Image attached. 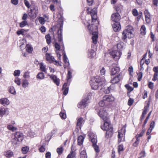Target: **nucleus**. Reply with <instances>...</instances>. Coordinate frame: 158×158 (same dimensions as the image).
Returning a JSON list of instances; mask_svg holds the SVG:
<instances>
[{"instance_id": "obj_1", "label": "nucleus", "mask_w": 158, "mask_h": 158, "mask_svg": "<svg viewBox=\"0 0 158 158\" xmlns=\"http://www.w3.org/2000/svg\"><path fill=\"white\" fill-rule=\"evenodd\" d=\"M104 81L105 78L104 77L101 78L100 77H97L92 79L90 81V83L92 89L96 90L100 88V90L106 93H109L110 92L109 90L106 92L104 90L105 88L103 86L105 84Z\"/></svg>"}, {"instance_id": "obj_2", "label": "nucleus", "mask_w": 158, "mask_h": 158, "mask_svg": "<svg viewBox=\"0 0 158 158\" xmlns=\"http://www.w3.org/2000/svg\"><path fill=\"white\" fill-rule=\"evenodd\" d=\"M59 17V22L61 23H60V27L58 31V41L60 44H61V46L63 48V50H64V46L62 41V28L63 24V16L62 13H59L58 16Z\"/></svg>"}, {"instance_id": "obj_3", "label": "nucleus", "mask_w": 158, "mask_h": 158, "mask_svg": "<svg viewBox=\"0 0 158 158\" xmlns=\"http://www.w3.org/2000/svg\"><path fill=\"white\" fill-rule=\"evenodd\" d=\"M132 27L129 26L123 31L122 34V39L123 41H125L127 38H131L133 37V35L132 34Z\"/></svg>"}, {"instance_id": "obj_4", "label": "nucleus", "mask_w": 158, "mask_h": 158, "mask_svg": "<svg viewBox=\"0 0 158 158\" xmlns=\"http://www.w3.org/2000/svg\"><path fill=\"white\" fill-rule=\"evenodd\" d=\"M93 27H94L95 31L93 32L92 33V42L94 44H96L97 43V39L98 38V33L96 31L97 29V26L96 25H94L93 24H92L91 26H89L88 27V28L90 30L92 31L93 30Z\"/></svg>"}, {"instance_id": "obj_5", "label": "nucleus", "mask_w": 158, "mask_h": 158, "mask_svg": "<svg viewBox=\"0 0 158 158\" xmlns=\"http://www.w3.org/2000/svg\"><path fill=\"white\" fill-rule=\"evenodd\" d=\"M94 94L93 92L88 93L87 94V97L82 100L81 102L79 103L78 105V107L80 108L82 106H84L86 105L89 102V99L90 97L91 96H94Z\"/></svg>"}, {"instance_id": "obj_6", "label": "nucleus", "mask_w": 158, "mask_h": 158, "mask_svg": "<svg viewBox=\"0 0 158 158\" xmlns=\"http://www.w3.org/2000/svg\"><path fill=\"white\" fill-rule=\"evenodd\" d=\"M88 14H90L92 17V22H93L97 20V10L96 8L90 10L89 8L87 9Z\"/></svg>"}, {"instance_id": "obj_7", "label": "nucleus", "mask_w": 158, "mask_h": 158, "mask_svg": "<svg viewBox=\"0 0 158 158\" xmlns=\"http://www.w3.org/2000/svg\"><path fill=\"white\" fill-rule=\"evenodd\" d=\"M98 114L100 117L103 120H106L107 118H109L107 116V113L106 110L104 108L99 109V111L98 113Z\"/></svg>"}, {"instance_id": "obj_8", "label": "nucleus", "mask_w": 158, "mask_h": 158, "mask_svg": "<svg viewBox=\"0 0 158 158\" xmlns=\"http://www.w3.org/2000/svg\"><path fill=\"white\" fill-rule=\"evenodd\" d=\"M103 124L101 126V128L103 130H106L111 128H113L111 124L110 123L109 118H107L106 120H103Z\"/></svg>"}, {"instance_id": "obj_9", "label": "nucleus", "mask_w": 158, "mask_h": 158, "mask_svg": "<svg viewBox=\"0 0 158 158\" xmlns=\"http://www.w3.org/2000/svg\"><path fill=\"white\" fill-rule=\"evenodd\" d=\"M110 54L112 56L115 60L119 59L121 55V53L119 51L113 50L110 52Z\"/></svg>"}, {"instance_id": "obj_10", "label": "nucleus", "mask_w": 158, "mask_h": 158, "mask_svg": "<svg viewBox=\"0 0 158 158\" xmlns=\"http://www.w3.org/2000/svg\"><path fill=\"white\" fill-rule=\"evenodd\" d=\"M144 14L146 23L148 24L150 23L151 22L152 15L147 10L144 11Z\"/></svg>"}, {"instance_id": "obj_11", "label": "nucleus", "mask_w": 158, "mask_h": 158, "mask_svg": "<svg viewBox=\"0 0 158 158\" xmlns=\"http://www.w3.org/2000/svg\"><path fill=\"white\" fill-rule=\"evenodd\" d=\"M111 19L113 22H119V21L121 19V17L119 14L118 13L116 12L112 14Z\"/></svg>"}, {"instance_id": "obj_12", "label": "nucleus", "mask_w": 158, "mask_h": 158, "mask_svg": "<svg viewBox=\"0 0 158 158\" xmlns=\"http://www.w3.org/2000/svg\"><path fill=\"white\" fill-rule=\"evenodd\" d=\"M61 46V44H59L58 43L56 42L55 44V48L56 49V53L57 55V56L58 57V59L59 60H60L61 55L59 53V51L60 49V47ZM62 48H63L62 47Z\"/></svg>"}, {"instance_id": "obj_13", "label": "nucleus", "mask_w": 158, "mask_h": 158, "mask_svg": "<svg viewBox=\"0 0 158 158\" xmlns=\"http://www.w3.org/2000/svg\"><path fill=\"white\" fill-rule=\"evenodd\" d=\"M112 25L113 30L115 31H118L121 28L119 22H113V23H112Z\"/></svg>"}, {"instance_id": "obj_14", "label": "nucleus", "mask_w": 158, "mask_h": 158, "mask_svg": "<svg viewBox=\"0 0 158 158\" xmlns=\"http://www.w3.org/2000/svg\"><path fill=\"white\" fill-rule=\"evenodd\" d=\"M15 137L18 141H21L23 139V134L20 132H17L15 134Z\"/></svg>"}, {"instance_id": "obj_15", "label": "nucleus", "mask_w": 158, "mask_h": 158, "mask_svg": "<svg viewBox=\"0 0 158 158\" xmlns=\"http://www.w3.org/2000/svg\"><path fill=\"white\" fill-rule=\"evenodd\" d=\"M122 75L119 74L117 77H114L111 80V82L112 84H115L118 83L122 78Z\"/></svg>"}, {"instance_id": "obj_16", "label": "nucleus", "mask_w": 158, "mask_h": 158, "mask_svg": "<svg viewBox=\"0 0 158 158\" xmlns=\"http://www.w3.org/2000/svg\"><path fill=\"white\" fill-rule=\"evenodd\" d=\"M103 100L106 102H112L114 100V98L112 96L106 95L104 96L103 98Z\"/></svg>"}, {"instance_id": "obj_17", "label": "nucleus", "mask_w": 158, "mask_h": 158, "mask_svg": "<svg viewBox=\"0 0 158 158\" xmlns=\"http://www.w3.org/2000/svg\"><path fill=\"white\" fill-rule=\"evenodd\" d=\"M8 114L7 109L2 107H0V117H2L4 114L7 115Z\"/></svg>"}, {"instance_id": "obj_18", "label": "nucleus", "mask_w": 158, "mask_h": 158, "mask_svg": "<svg viewBox=\"0 0 158 158\" xmlns=\"http://www.w3.org/2000/svg\"><path fill=\"white\" fill-rule=\"evenodd\" d=\"M50 77L57 86L59 85L60 84V80L59 78H57L56 76L52 74L50 76Z\"/></svg>"}, {"instance_id": "obj_19", "label": "nucleus", "mask_w": 158, "mask_h": 158, "mask_svg": "<svg viewBox=\"0 0 158 158\" xmlns=\"http://www.w3.org/2000/svg\"><path fill=\"white\" fill-rule=\"evenodd\" d=\"M113 128H111L108 130H106V137L108 138L111 137L113 135Z\"/></svg>"}, {"instance_id": "obj_20", "label": "nucleus", "mask_w": 158, "mask_h": 158, "mask_svg": "<svg viewBox=\"0 0 158 158\" xmlns=\"http://www.w3.org/2000/svg\"><path fill=\"white\" fill-rule=\"evenodd\" d=\"M62 89L64 90L63 94L64 95H66L69 91V87L68 86L67 83L64 84L62 87Z\"/></svg>"}, {"instance_id": "obj_21", "label": "nucleus", "mask_w": 158, "mask_h": 158, "mask_svg": "<svg viewBox=\"0 0 158 158\" xmlns=\"http://www.w3.org/2000/svg\"><path fill=\"white\" fill-rule=\"evenodd\" d=\"M0 103L5 106L9 104V100L6 98H3L0 99Z\"/></svg>"}, {"instance_id": "obj_22", "label": "nucleus", "mask_w": 158, "mask_h": 158, "mask_svg": "<svg viewBox=\"0 0 158 158\" xmlns=\"http://www.w3.org/2000/svg\"><path fill=\"white\" fill-rule=\"evenodd\" d=\"M46 56L47 60L49 61L50 62H55V60L54 57L53 56H51L50 54L46 53Z\"/></svg>"}, {"instance_id": "obj_23", "label": "nucleus", "mask_w": 158, "mask_h": 158, "mask_svg": "<svg viewBox=\"0 0 158 158\" xmlns=\"http://www.w3.org/2000/svg\"><path fill=\"white\" fill-rule=\"evenodd\" d=\"M120 71V68L118 67H114L112 69L111 75H114L118 73Z\"/></svg>"}, {"instance_id": "obj_24", "label": "nucleus", "mask_w": 158, "mask_h": 158, "mask_svg": "<svg viewBox=\"0 0 158 158\" xmlns=\"http://www.w3.org/2000/svg\"><path fill=\"white\" fill-rule=\"evenodd\" d=\"M63 60L65 63L67 65H69V60L67 58L65 53V52L64 51V49H63Z\"/></svg>"}, {"instance_id": "obj_25", "label": "nucleus", "mask_w": 158, "mask_h": 158, "mask_svg": "<svg viewBox=\"0 0 158 158\" xmlns=\"http://www.w3.org/2000/svg\"><path fill=\"white\" fill-rule=\"evenodd\" d=\"M84 120H83V118L82 117H80L77 118V126L81 127V126L82 124L84 122Z\"/></svg>"}, {"instance_id": "obj_26", "label": "nucleus", "mask_w": 158, "mask_h": 158, "mask_svg": "<svg viewBox=\"0 0 158 158\" xmlns=\"http://www.w3.org/2000/svg\"><path fill=\"white\" fill-rule=\"evenodd\" d=\"M117 48L119 50H121L124 48L125 45L123 42H120L117 44Z\"/></svg>"}, {"instance_id": "obj_27", "label": "nucleus", "mask_w": 158, "mask_h": 158, "mask_svg": "<svg viewBox=\"0 0 158 158\" xmlns=\"http://www.w3.org/2000/svg\"><path fill=\"white\" fill-rule=\"evenodd\" d=\"M140 32L142 35H144L146 34V28L144 25H143L141 26L140 29Z\"/></svg>"}, {"instance_id": "obj_28", "label": "nucleus", "mask_w": 158, "mask_h": 158, "mask_svg": "<svg viewBox=\"0 0 158 158\" xmlns=\"http://www.w3.org/2000/svg\"><path fill=\"white\" fill-rule=\"evenodd\" d=\"M37 9V8L36 7H35L33 9H31L30 12L29 13V16L31 17L35 16L36 15V13L35 11H34V10H35V11Z\"/></svg>"}, {"instance_id": "obj_29", "label": "nucleus", "mask_w": 158, "mask_h": 158, "mask_svg": "<svg viewBox=\"0 0 158 158\" xmlns=\"http://www.w3.org/2000/svg\"><path fill=\"white\" fill-rule=\"evenodd\" d=\"M40 70L45 73H47V70L46 69L45 66L44 65L43 63H41L40 64Z\"/></svg>"}, {"instance_id": "obj_30", "label": "nucleus", "mask_w": 158, "mask_h": 158, "mask_svg": "<svg viewBox=\"0 0 158 158\" xmlns=\"http://www.w3.org/2000/svg\"><path fill=\"white\" fill-rule=\"evenodd\" d=\"M84 138L82 135L79 136L77 139L78 144L79 145H82L83 143Z\"/></svg>"}, {"instance_id": "obj_31", "label": "nucleus", "mask_w": 158, "mask_h": 158, "mask_svg": "<svg viewBox=\"0 0 158 158\" xmlns=\"http://www.w3.org/2000/svg\"><path fill=\"white\" fill-rule=\"evenodd\" d=\"M91 140L93 143V146L96 144L97 142V137L96 136H94L93 137L91 135L90 136Z\"/></svg>"}, {"instance_id": "obj_32", "label": "nucleus", "mask_w": 158, "mask_h": 158, "mask_svg": "<svg viewBox=\"0 0 158 158\" xmlns=\"http://www.w3.org/2000/svg\"><path fill=\"white\" fill-rule=\"evenodd\" d=\"M5 156L7 158H10L13 155V152L10 151H7L4 152Z\"/></svg>"}, {"instance_id": "obj_33", "label": "nucleus", "mask_w": 158, "mask_h": 158, "mask_svg": "<svg viewBox=\"0 0 158 158\" xmlns=\"http://www.w3.org/2000/svg\"><path fill=\"white\" fill-rule=\"evenodd\" d=\"M22 87L23 88H25L28 86L29 82L27 80H22Z\"/></svg>"}, {"instance_id": "obj_34", "label": "nucleus", "mask_w": 158, "mask_h": 158, "mask_svg": "<svg viewBox=\"0 0 158 158\" xmlns=\"http://www.w3.org/2000/svg\"><path fill=\"white\" fill-rule=\"evenodd\" d=\"M9 91L11 94L15 95L16 94V92L13 86H10L9 87Z\"/></svg>"}, {"instance_id": "obj_35", "label": "nucleus", "mask_w": 158, "mask_h": 158, "mask_svg": "<svg viewBox=\"0 0 158 158\" xmlns=\"http://www.w3.org/2000/svg\"><path fill=\"white\" fill-rule=\"evenodd\" d=\"M26 48V50L29 53L31 52L33 50V48L31 45L29 44H27Z\"/></svg>"}, {"instance_id": "obj_36", "label": "nucleus", "mask_w": 158, "mask_h": 158, "mask_svg": "<svg viewBox=\"0 0 158 158\" xmlns=\"http://www.w3.org/2000/svg\"><path fill=\"white\" fill-rule=\"evenodd\" d=\"M80 156L81 158H87V156L85 151L84 150L81 152Z\"/></svg>"}, {"instance_id": "obj_37", "label": "nucleus", "mask_w": 158, "mask_h": 158, "mask_svg": "<svg viewBox=\"0 0 158 158\" xmlns=\"http://www.w3.org/2000/svg\"><path fill=\"white\" fill-rule=\"evenodd\" d=\"M44 74L43 73L40 72L37 75L36 77L40 79H43L44 78Z\"/></svg>"}, {"instance_id": "obj_38", "label": "nucleus", "mask_w": 158, "mask_h": 158, "mask_svg": "<svg viewBox=\"0 0 158 158\" xmlns=\"http://www.w3.org/2000/svg\"><path fill=\"white\" fill-rule=\"evenodd\" d=\"M7 127L8 129L13 131L16 130L17 129L16 127L13 126L11 125H8Z\"/></svg>"}, {"instance_id": "obj_39", "label": "nucleus", "mask_w": 158, "mask_h": 158, "mask_svg": "<svg viewBox=\"0 0 158 158\" xmlns=\"http://www.w3.org/2000/svg\"><path fill=\"white\" fill-rule=\"evenodd\" d=\"M118 142L120 143L122 141V138L123 137V134L122 133H120L119 132H118Z\"/></svg>"}, {"instance_id": "obj_40", "label": "nucleus", "mask_w": 158, "mask_h": 158, "mask_svg": "<svg viewBox=\"0 0 158 158\" xmlns=\"http://www.w3.org/2000/svg\"><path fill=\"white\" fill-rule=\"evenodd\" d=\"M63 150V147L61 146L57 149L56 151L59 155H60L62 153Z\"/></svg>"}, {"instance_id": "obj_41", "label": "nucleus", "mask_w": 158, "mask_h": 158, "mask_svg": "<svg viewBox=\"0 0 158 158\" xmlns=\"http://www.w3.org/2000/svg\"><path fill=\"white\" fill-rule=\"evenodd\" d=\"M75 154V152L73 151L71 152L69 154L66 158H74Z\"/></svg>"}, {"instance_id": "obj_42", "label": "nucleus", "mask_w": 158, "mask_h": 158, "mask_svg": "<svg viewBox=\"0 0 158 158\" xmlns=\"http://www.w3.org/2000/svg\"><path fill=\"white\" fill-rule=\"evenodd\" d=\"M29 148L27 147H23L22 148V151L23 154H26L28 151Z\"/></svg>"}, {"instance_id": "obj_43", "label": "nucleus", "mask_w": 158, "mask_h": 158, "mask_svg": "<svg viewBox=\"0 0 158 158\" xmlns=\"http://www.w3.org/2000/svg\"><path fill=\"white\" fill-rule=\"evenodd\" d=\"M45 38L48 44H49L51 43V37L49 34H48L45 36Z\"/></svg>"}, {"instance_id": "obj_44", "label": "nucleus", "mask_w": 158, "mask_h": 158, "mask_svg": "<svg viewBox=\"0 0 158 158\" xmlns=\"http://www.w3.org/2000/svg\"><path fill=\"white\" fill-rule=\"evenodd\" d=\"M72 71L71 70H68L67 78L68 81L72 77Z\"/></svg>"}, {"instance_id": "obj_45", "label": "nucleus", "mask_w": 158, "mask_h": 158, "mask_svg": "<svg viewBox=\"0 0 158 158\" xmlns=\"http://www.w3.org/2000/svg\"><path fill=\"white\" fill-rule=\"evenodd\" d=\"M89 53L88 56L89 57H92L94 56V50H90V51H89Z\"/></svg>"}, {"instance_id": "obj_46", "label": "nucleus", "mask_w": 158, "mask_h": 158, "mask_svg": "<svg viewBox=\"0 0 158 158\" xmlns=\"http://www.w3.org/2000/svg\"><path fill=\"white\" fill-rule=\"evenodd\" d=\"M35 135V132L30 130L28 131L27 135L31 137H33Z\"/></svg>"}, {"instance_id": "obj_47", "label": "nucleus", "mask_w": 158, "mask_h": 158, "mask_svg": "<svg viewBox=\"0 0 158 158\" xmlns=\"http://www.w3.org/2000/svg\"><path fill=\"white\" fill-rule=\"evenodd\" d=\"M27 24L26 21H23L21 22L19 24V26L21 27H23L26 25Z\"/></svg>"}, {"instance_id": "obj_48", "label": "nucleus", "mask_w": 158, "mask_h": 158, "mask_svg": "<svg viewBox=\"0 0 158 158\" xmlns=\"http://www.w3.org/2000/svg\"><path fill=\"white\" fill-rule=\"evenodd\" d=\"M132 14L135 16H137L138 15V12L136 9H133L132 11Z\"/></svg>"}, {"instance_id": "obj_49", "label": "nucleus", "mask_w": 158, "mask_h": 158, "mask_svg": "<svg viewBox=\"0 0 158 158\" xmlns=\"http://www.w3.org/2000/svg\"><path fill=\"white\" fill-rule=\"evenodd\" d=\"M106 72V70L104 67H102L100 70V73L101 76L104 75ZM104 77L103 76H102V78ZM102 77L101 78H102Z\"/></svg>"}, {"instance_id": "obj_50", "label": "nucleus", "mask_w": 158, "mask_h": 158, "mask_svg": "<svg viewBox=\"0 0 158 158\" xmlns=\"http://www.w3.org/2000/svg\"><path fill=\"white\" fill-rule=\"evenodd\" d=\"M60 115L61 118L63 119H64L66 117V114L64 112H61L60 113Z\"/></svg>"}, {"instance_id": "obj_51", "label": "nucleus", "mask_w": 158, "mask_h": 158, "mask_svg": "<svg viewBox=\"0 0 158 158\" xmlns=\"http://www.w3.org/2000/svg\"><path fill=\"white\" fill-rule=\"evenodd\" d=\"M15 82L18 85H20L21 80L18 77H16L15 80Z\"/></svg>"}, {"instance_id": "obj_52", "label": "nucleus", "mask_w": 158, "mask_h": 158, "mask_svg": "<svg viewBox=\"0 0 158 158\" xmlns=\"http://www.w3.org/2000/svg\"><path fill=\"white\" fill-rule=\"evenodd\" d=\"M39 20L40 23L42 24H44L45 23V20L42 17H40L39 18Z\"/></svg>"}, {"instance_id": "obj_53", "label": "nucleus", "mask_w": 158, "mask_h": 158, "mask_svg": "<svg viewBox=\"0 0 158 158\" xmlns=\"http://www.w3.org/2000/svg\"><path fill=\"white\" fill-rule=\"evenodd\" d=\"M106 102L105 101L103 100L100 101L99 103V105L101 107H103L104 106L105 104L106 103Z\"/></svg>"}, {"instance_id": "obj_54", "label": "nucleus", "mask_w": 158, "mask_h": 158, "mask_svg": "<svg viewBox=\"0 0 158 158\" xmlns=\"http://www.w3.org/2000/svg\"><path fill=\"white\" fill-rule=\"evenodd\" d=\"M24 30L23 29H21L20 30L16 32V33L19 35H23L24 34Z\"/></svg>"}, {"instance_id": "obj_55", "label": "nucleus", "mask_w": 158, "mask_h": 158, "mask_svg": "<svg viewBox=\"0 0 158 158\" xmlns=\"http://www.w3.org/2000/svg\"><path fill=\"white\" fill-rule=\"evenodd\" d=\"M23 77L25 78H28L30 77L29 72H25L23 75Z\"/></svg>"}, {"instance_id": "obj_56", "label": "nucleus", "mask_w": 158, "mask_h": 158, "mask_svg": "<svg viewBox=\"0 0 158 158\" xmlns=\"http://www.w3.org/2000/svg\"><path fill=\"white\" fill-rule=\"evenodd\" d=\"M45 146L44 145H41L39 148V150L40 152H44L45 151Z\"/></svg>"}, {"instance_id": "obj_57", "label": "nucleus", "mask_w": 158, "mask_h": 158, "mask_svg": "<svg viewBox=\"0 0 158 158\" xmlns=\"http://www.w3.org/2000/svg\"><path fill=\"white\" fill-rule=\"evenodd\" d=\"M134 101V100L133 99L130 98L128 102V105L130 106H131L133 104Z\"/></svg>"}, {"instance_id": "obj_58", "label": "nucleus", "mask_w": 158, "mask_h": 158, "mask_svg": "<svg viewBox=\"0 0 158 158\" xmlns=\"http://www.w3.org/2000/svg\"><path fill=\"white\" fill-rule=\"evenodd\" d=\"M93 148L95 151V152H99V147L98 145L96 144L94 145L93 146Z\"/></svg>"}, {"instance_id": "obj_59", "label": "nucleus", "mask_w": 158, "mask_h": 158, "mask_svg": "<svg viewBox=\"0 0 158 158\" xmlns=\"http://www.w3.org/2000/svg\"><path fill=\"white\" fill-rule=\"evenodd\" d=\"M20 71L19 70H15L14 72V75L15 76H19L20 74Z\"/></svg>"}, {"instance_id": "obj_60", "label": "nucleus", "mask_w": 158, "mask_h": 158, "mask_svg": "<svg viewBox=\"0 0 158 158\" xmlns=\"http://www.w3.org/2000/svg\"><path fill=\"white\" fill-rule=\"evenodd\" d=\"M136 139L135 141V143L133 144V146L134 147H136L138 145V144L139 143V141L140 139H138L137 138H136Z\"/></svg>"}, {"instance_id": "obj_61", "label": "nucleus", "mask_w": 158, "mask_h": 158, "mask_svg": "<svg viewBox=\"0 0 158 158\" xmlns=\"http://www.w3.org/2000/svg\"><path fill=\"white\" fill-rule=\"evenodd\" d=\"M144 132L143 131H142L139 134H137L135 136L136 138H138V139H139V138L142 137L143 134L144 133Z\"/></svg>"}, {"instance_id": "obj_62", "label": "nucleus", "mask_w": 158, "mask_h": 158, "mask_svg": "<svg viewBox=\"0 0 158 158\" xmlns=\"http://www.w3.org/2000/svg\"><path fill=\"white\" fill-rule=\"evenodd\" d=\"M155 122L153 121H152L150 124V129L152 130L155 126Z\"/></svg>"}, {"instance_id": "obj_63", "label": "nucleus", "mask_w": 158, "mask_h": 158, "mask_svg": "<svg viewBox=\"0 0 158 158\" xmlns=\"http://www.w3.org/2000/svg\"><path fill=\"white\" fill-rule=\"evenodd\" d=\"M24 3L25 6L28 8H29L30 7V5L29 3L27 1V0H24Z\"/></svg>"}, {"instance_id": "obj_64", "label": "nucleus", "mask_w": 158, "mask_h": 158, "mask_svg": "<svg viewBox=\"0 0 158 158\" xmlns=\"http://www.w3.org/2000/svg\"><path fill=\"white\" fill-rule=\"evenodd\" d=\"M153 70L155 72L154 73H157L158 74V66L154 67L153 68Z\"/></svg>"}]
</instances>
